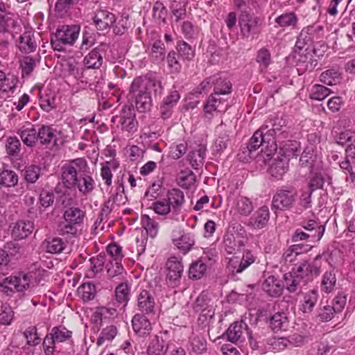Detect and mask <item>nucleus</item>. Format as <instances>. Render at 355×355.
Here are the masks:
<instances>
[{"label": "nucleus", "instance_id": "nucleus-1", "mask_svg": "<svg viewBox=\"0 0 355 355\" xmlns=\"http://www.w3.org/2000/svg\"><path fill=\"white\" fill-rule=\"evenodd\" d=\"M33 276L29 272L16 270L0 282L1 291L7 297H15L17 306L29 301L33 292L31 291Z\"/></svg>", "mask_w": 355, "mask_h": 355}, {"label": "nucleus", "instance_id": "nucleus-2", "mask_svg": "<svg viewBox=\"0 0 355 355\" xmlns=\"http://www.w3.org/2000/svg\"><path fill=\"white\" fill-rule=\"evenodd\" d=\"M155 95L161 94L163 87L156 76L137 77L132 81L130 92L135 98V106L140 112L150 110L152 106L151 92Z\"/></svg>", "mask_w": 355, "mask_h": 355}, {"label": "nucleus", "instance_id": "nucleus-3", "mask_svg": "<svg viewBox=\"0 0 355 355\" xmlns=\"http://www.w3.org/2000/svg\"><path fill=\"white\" fill-rule=\"evenodd\" d=\"M320 259L321 255L318 254L312 261L303 260L296 264L284 275L286 288L291 293L295 292L307 283L311 275H318L320 273Z\"/></svg>", "mask_w": 355, "mask_h": 355}, {"label": "nucleus", "instance_id": "nucleus-4", "mask_svg": "<svg viewBox=\"0 0 355 355\" xmlns=\"http://www.w3.org/2000/svg\"><path fill=\"white\" fill-rule=\"evenodd\" d=\"M85 158H77L64 164L62 167V180L66 188H78L80 191L89 192V176L83 177L87 167Z\"/></svg>", "mask_w": 355, "mask_h": 355}, {"label": "nucleus", "instance_id": "nucleus-5", "mask_svg": "<svg viewBox=\"0 0 355 355\" xmlns=\"http://www.w3.org/2000/svg\"><path fill=\"white\" fill-rule=\"evenodd\" d=\"M80 31L78 24L62 25L51 36V44L54 51L63 52L64 45L72 46L76 42Z\"/></svg>", "mask_w": 355, "mask_h": 355}, {"label": "nucleus", "instance_id": "nucleus-6", "mask_svg": "<svg viewBox=\"0 0 355 355\" xmlns=\"http://www.w3.org/2000/svg\"><path fill=\"white\" fill-rule=\"evenodd\" d=\"M231 89L232 85L229 80H219L214 87V93L210 95L205 105V111L207 113L225 111L227 104L225 101L219 96L220 94H230Z\"/></svg>", "mask_w": 355, "mask_h": 355}, {"label": "nucleus", "instance_id": "nucleus-7", "mask_svg": "<svg viewBox=\"0 0 355 355\" xmlns=\"http://www.w3.org/2000/svg\"><path fill=\"white\" fill-rule=\"evenodd\" d=\"M296 198L295 190L286 188L278 189L273 196L272 206L280 210L290 209L294 204Z\"/></svg>", "mask_w": 355, "mask_h": 355}, {"label": "nucleus", "instance_id": "nucleus-8", "mask_svg": "<svg viewBox=\"0 0 355 355\" xmlns=\"http://www.w3.org/2000/svg\"><path fill=\"white\" fill-rule=\"evenodd\" d=\"M259 19L247 12H242L239 18V25L243 36L250 37L257 33Z\"/></svg>", "mask_w": 355, "mask_h": 355}, {"label": "nucleus", "instance_id": "nucleus-9", "mask_svg": "<svg viewBox=\"0 0 355 355\" xmlns=\"http://www.w3.org/2000/svg\"><path fill=\"white\" fill-rule=\"evenodd\" d=\"M19 247L17 244L10 241L0 248V275L8 270L11 258L19 253Z\"/></svg>", "mask_w": 355, "mask_h": 355}, {"label": "nucleus", "instance_id": "nucleus-10", "mask_svg": "<svg viewBox=\"0 0 355 355\" xmlns=\"http://www.w3.org/2000/svg\"><path fill=\"white\" fill-rule=\"evenodd\" d=\"M172 241L184 254L188 252L195 243L193 236L189 233H184L180 230H174L172 233Z\"/></svg>", "mask_w": 355, "mask_h": 355}, {"label": "nucleus", "instance_id": "nucleus-11", "mask_svg": "<svg viewBox=\"0 0 355 355\" xmlns=\"http://www.w3.org/2000/svg\"><path fill=\"white\" fill-rule=\"evenodd\" d=\"M137 306L141 314H153L155 302L151 293L146 290L141 291L137 296Z\"/></svg>", "mask_w": 355, "mask_h": 355}, {"label": "nucleus", "instance_id": "nucleus-12", "mask_svg": "<svg viewBox=\"0 0 355 355\" xmlns=\"http://www.w3.org/2000/svg\"><path fill=\"white\" fill-rule=\"evenodd\" d=\"M120 123L122 131L127 132L128 136L137 131L138 123L135 119L134 112L130 108L123 110Z\"/></svg>", "mask_w": 355, "mask_h": 355}, {"label": "nucleus", "instance_id": "nucleus-13", "mask_svg": "<svg viewBox=\"0 0 355 355\" xmlns=\"http://www.w3.org/2000/svg\"><path fill=\"white\" fill-rule=\"evenodd\" d=\"M34 230V223L31 220H19L12 230V236L15 240L20 241L30 236Z\"/></svg>", "mask_w": 355, "mask_h": 355}, {"label": "nucleus", "instance_id": "nucleus-14", "mask_svg": "<svg viewBox=\"0 0 355 355\" xmlns=\"http://www.w3.org/2000/svg\"><path fill=\"white\" fill-rule=\"evenodd\" d=\"M300 164L302 167H309L311 173L321 168V162L314 153L312 148H306L304 150L300 159Z\"/></svg>", "mask_w": 355, "mask_h": 355}, {"label": "nucleus", "instance_id": "nucleus-15", "mask_svg": "<svg viewBox=\"0 0 355 355\" xmlns=\"http://www.w3.org/2000/svg\"><path fill=\"white\" fill-rule=\"evenodd\" d=\"M132 326L134 331L142 337L149 335L152 330L149 320L141 313H137L132 318Z\"/></svg>", "mask_w": 355, "mask_h": 355}, {"label": "nucleus", "instance_id": "nucleus-16", "mask_svg": "<svg viewBox=\"0 0 355 355\" xmlns=\"http://www.w3.org/2000/svg\"><path fill=\"white\" fill-rule=\"evenodd\" d=\"M248 325L243 321L235 322L232 324L226 331V336L229 341L236 343L244 338L245 333H248Z\"/></svg>", "mask_w": 355, "mask_h": 355}, {"label": "nucleus", "instance_id": "nucleus-17", "mask_svg": "<svg viewBox=\"0 0 355 355\" xmlns=\"http://www.w3.org/2000/svg\"><path fill=\"white\" fill-rule=\"evenodd\" d=\"M24 144L28 147H33L38 141L37 130L35 125L29 123L22 126L17 132Z\"/></svg>", "mask_w": 355, "mask_h": 355}, {"label": "nucleus", "instance_id": "nucleus-18", "mask_svg": "<svg viewBox=\"0 0 355 355\" xmlns=\"http://www.w3.org/2000/svg\"><path fill=\"white\" fill-rule=\"evenodd\" d=\"M171 205L172 211L178 214L184 202V193L179 189H169L165 198Z\"/></svg>", "mask_w": 355, "mask_h": 355}, {"label": "nucleus", "instance_id": "nucleus-19", "mask_svg": "<svg viewBox=\"0 0 355 355\" xmlns=\"http://www.w3.org/2000/svg\"><path fill=\"white\" fill-rule=\"evenodd\" d=\"M94 23L98 30H105L115 21V16L107 10H101L95 12Z\"/></svg>", "mask_w": 355, "mask_h": 355}, {"label": "nucleus", "instance_id": "nucleus-20", "mask_svg": "<svg viewBox=\"0 0 355 355\" xmlns=\"http://www.w3.org/2000/svg\"><path fill=\"white\" fill-rule=\"evenodd\" d=\"M284 286L280 280L270 275L266 278L262 284V289L271 297H278L282 295Z\"/></svg>", "mask_w": 355, "mask_h": 355}, {"label": "nucleus", "instance_id": "nucleus-21", "mask_svg": "<svg viewBox=\"0 0 355 355\" xmlns=\"http://www.w3.org/2000/svg\"><path fill=\"white\" fill-rule=\"evenodd\" d=\"M37 44L34 33L32 31H25L19 36L18 49L23 53H30L36 50Z\"/></svg>", "mask_w": 355, "mask_h": 355}, {"label": "nucleus", "instance_id": "nucleus-22", "mask_svg": "<svg viewBox=\"0 0 355 355\" xmlns=\"http://www.w3.org/2000/svg\"><path fill=\"white\" fill-rule=\"evenodd\" d=\"M168 345L158 336H155L149 342L147 347V355H166Z\"/></svg>", "mask_w": 355, "mask_h": 355}, {"label": "nucleus", "instance_id": "nucleus-23", "mask_svg": "<svg viewBox=\"0 0 355 355\" xmlns=\"http://www.w3.org/2000/svg\"><path fill=\"white\" fill-rule=\"evenodd\" d=\"M318 292L315 289L305 293L299 305L300 310L304 313H311L318 302Z\"/></svg>", "mask_w": 355, "mask_h": 355}, {"label": "nucleus", "instance_id": "nucleus-24", "mask_svg": "<svg viewBox=\"0 0 355 355\" xmlns=\"http://www.w3.org/2000/svg\"><path fill=\"white\" fill-rule=\"evenodd\" d=\"M167 279L170 282H175L181 277L183 272L181 259L175 257H171L167 261Z\"/></svg>", "mask_w": 355, "mask_h": 355}, {"label": "nucleus", "instance_id": "nucleus-25", "mask_svg": "<svg viewBox=\"0 0 355 355\" xmlns=\"http://www.w3.org/2000/svg\"><path fill=\"white\" fill-rule=\"evenodd\" d=\"M269 209L266 206L260 207L249 220V225L254 229L264 227L269 219Z\"/></svg>", "mask_w": 355, "mask_h": 355}, {"label": "nucleus", "instance_id": "nucleus-26", "mask_svg": "<svg viewBox=\"0 0 355 355\" xmlns=\"http://www.w3.org/2000/svg\"><path fill=\"white\" fill-rule=\"evenodd\" d=\"M84 216V212L78 207L67 209L64 213V218L67 223L65 227L71 229L73 225L81 224Z\"/></svg>", "mask_w": 355, "mask_h": 355}, {"label": "nucleus", "instance_id": "nucleus-27", "mask_svg": "<svg viewBox=\"0 0 355 355\" xmlns=\"http://www.w3.org/2000/svg\"><path fill=\"white\" fill-rule=\"evenodd\" d=\"M18 175L12 170L0 169V191L14 187L18 182Z\"/></svg>", "mask_w": 355, "mask_h": 355}, {"label": "nucleus", "instance_id": "nucleus-28", "mask_svg": "<svg viewBox=\"0 0 355 355\" xmlns=\"http://www.w3.org/2000/svg\"><path fill=\"white\" fill-rule=\"evenodd\" d=\"M275 21L279 27L283 29L288 28L294 29L297 27L298 17L294 12H287L276 17Z\"/></svg>", "mask_w": 355, "mask_h": 355}, {"label": "nucleus", "instance_id": "nucleus-29", "mask_svg": "<svg viewBox=\"0 0 355 355\" xmlns=\"http://www.w3.org/2000/svg\"><path fill=\"white\" fill-rule=\"evenodd\" d=\"M289 160L286 157H279L274 160L270 167V173L272 176L280 179L288 169Z\"/></svg>", "mask_w": 355, "mask_h": 355}, {"label": "nucleus", "instance_id": "nucleus-30", "mask_svg": "<svg viewBox=\"0 0 355 355\" xmlns=\"http://www.w3.org/2000/svg\"><path fill=\"white\" fill-rule=\"evenodd\" d=\"M103 64V53L100 48H95L90 52V69H96L94 73H97L96 78H98L97 83L103 77V71L100 67Z\"/></svg>", "mask_w": 355, "mask_h": 355}, {"label": "nucleus", "instance_id": "nucleus-31", "mask_svg": "<svg viewBox=\"0 0 355 355\" xmlns=\"http://www.w3.org/2000/svg\"><path fill=\"white\" fill-rule=\"evenodd\" d=\"M38 141L42 145H48L57 141V137L55 134V130L49 125H42L37 130Z\"/></svg>", "mask_w": 355, "mask_h": 355}, {"label": "nucleus", "instance_id": "nucleus-32", "mask_svg": "<svg viewBox=\"0 0 355 355\" xmlns=\"http://www.w3.org/2000/svg\"><path fill=\"white\" fill-rule=\"evenodd\" d=\"M116 313V309H108L104 306L98 307L92 314V321L94 326L93 330L96 332L99 330L103 318L113 316Z\"/></svg>", "mask_w": 355, "mask_h": 355}, {"label": "nucleus", "instance_id": "nucleus-33", "mask_svg": "<svg viewBox=\"0 0 355 355\" xmlns=\"http://www.w3.org/2000/svg\"><path fill=\"white\" fill-rule=\"evenodd\" d=\"M288 323L287 314L285 312H277L270 318V327L276 332L286 330Z\"/></svg>", "mask_w": 355, "mask_h": 355}, {"label": "nucleus", "instance_id": "nucleus-34", "mask_svg": "<svg viewBox=\"0 0 355 355\" xmlns=\"http://www.w3.org/2000/svg\"><path fill=\"white\" fill-rule=\"evenodd\" d=\"M105 262V254L103 252H100L96 257L90 258V278L96 275H98L99 277H101Z\"/></svg>", "mask_w": 355, "mask_h": 355}, {"label": "nucleus", "instance_id": "nucleus-35", "mask_svg": "<svg viewBox=\"0 0 355 355\" xmlns=\"http://www.w3.org/2000/svg\"><path fill=\"white\" fill-rule=\"evenodd\" d=\"M22 175L27 184H34L42 175V168L35 164L26 166L22 171Z\"/></svg>", "mask_w": 355, "mask_h": 355}, {"label": "nucleus", "instance_id": "nucleus-36", "mask_svg": "<svg viewBox=\"0 0 355 355\" xmlns=\"http://www.w3.org/2000/svg\"><path fill=\"white\" fill-rule=\"evenodd\" d=\"M336 284V277L334 270L325 272L322 277L320 284L321 291L325 293H330L334 291Z\"/></svg>", "mask_w": 355, "mask_h": 355}, {"label": "nucleus", "instance_id": "nucleus-37", "mask_svg": "<svg viewBox=\"0 0 355 355\" xmlns=\"http://www.w3.org/2000/svg\"><path fill=\"white\" fill-rule=\"evenodd\" d=\"M36 67V60L32 55H25L19 62L21 75L23 78H29Z\"/></svg>", "mask_w": 355, "mask_h": 355}, {"label": "nucleus", "instance_id": "nucleus-38", "mask_svg": "<svg viewBox=\"0 0 355 355\" xmlns=\"http://www.w3.org/2000/svg\"><path fill=\"white\" fill-rule=\"evenodd\" d=\"M254 261L255 257L254 254L250 251L247 250L243 253V257L239 263L231 260L230 264L234 268V271H235L236 273H240L246 269L250 265L254 263Z\"/></svg>", "mask_w": 355, "mask_h": 355}, {"label": "nucleus", "instance_id": "nucleus-39", "mask_svg": "<svg viewBox=\"0 0 355 355\" xmlns=\"http://www.w3.org/2000/svg\"><path fill=\"white\" fill-rule=\"evenodd\" d=\"M219 80H228L220 76H214L203 80L194 90L193 94L196 96L202 94H207L211 88L212 85L216 86Z\"/></svg>", "mask_w": 355, "mask_h": 355}, {"label": "nucleus", "instance_id": "nucleus-40", "mask_svg": "<svg viewBox=\"0 0 355 355\" xmlns=\"http://www.w3.org/2000/svg\"><path fill=\"white\" fill-rule=\"evenodd\" d=\"M341 72L338 69L332 68L322 72L320 76V80L328 85H336L340 81Z\"/></svg>", "mask_w": 355, "mask_h": 355}, {"label": "nucleus", "instance_id": "nucleus-41", "mask_svg": "<svg viewBox=\"0 0 355 355\" xmlns=\"http://www.w3.org/2000/svg\"><path fill=\"white\" fill-rule=\"evenodd\" d=\"M268 332L256 333L254 336L249 334V343L251 348L254 350L258 349L261 352L266 351V341L268 338Z\"/></svg>", "mask_w": 355, "mask_h": 355}, {"label": "nucleus", "instance_id": "nucleus-42", "mask_svg": "<svg viewBox=\"0 0 355 355\" xmlns=\"http://www.w3.org/2000/svg\"><path fill=\"white\" fill-rule=\"evenodd\" d=\"M300 143L297 141H286L280 146V154L282 157L289 159L290 157H297V153L300 150Z\"/></svg>", "mask_w": 355, "mask_h": 355}, {"label": "nucleus", "instance_id": "nucleus-43", "mask_svg": "<svg viewBox=\"0 0 355 355\" xmlns=\"http://www.w3.org/2000/svg\"><path fill=\"white\" fill-rule=\"evenodd\" d=\"M50 333L58 343L69 340L72 337V331L68 330L64 325H57L53 327Z\"/></svg>", "mask_w": 355, "mask_h": 355}, {"label": "nucleus", "instance_id": "nucleus-44", "mask_svg": "<svg viewBox=\"0 0 355 355\" xmlns=\"http://www.w3.org/2000/svg\"><path fill=\"white\" fill-rule=\"evenodd\" d=\"M65 247V242L60 237H53L46 241V249L49 253L60 254L64 250Z\"/></svg>", "mask_w": 355, "mask_h": 355}, {"label": "nucleus", "instance_id": "nucleus-45", "mask_svg": "<svg viewBox=\"0 0 355 355\" xmlns=\"http://www.w3.org/2000/svg\"><path fill=\"white\" fill-rule=\"evenodd\" d=\"M259 130L262 132L263 142V144H266V146L272 148L273 150L277 149V144L275 139V135L277 134L275 129L270 128L268 129L267 125H262Z\"/></svg>", "mask_w": 355, "mask_h": 355}, {"label": "nucleus", "instance_id": "nucleus-46", "mask_svg": "<svg viewBox=\"0 0 355 355\" xmlns=\"http://www.w3.org/2000/svg\"><path fill=\"white\" fill-rule=\"evenodd\" d=\"M207 268V264L200 259L191 265L189 270V277L195 279H200L205 274Z\"/></svg>", "mask_w": 355, "mask_h": 355}, {"label": "nucleus", "instance_id": "nucleus-47", "mask_svg": "<svg viewBox=\"0 0 355 355\" xmlns=\"http://www.w3.org/2000/svg\"><path fill=\"white\" fill-rule=\"evenodd\" d=\"M141 223L143 228L146 231L150 237H155L158 232V223L150 218L148 215H143L141 218Z\"/></svg>", "mask_w": 355, "mask_h": 355}, {"label": "nucleus", "instance_id": "nucleus-48", "mask_svg": "<svg viewBox=\"0 0 355 355\" xmlns=\"http://www.w3.org/2000/svg\"><path fill=\"white\" fill-rule=\"evenodd\" d=\"M331 93V91L330 89L323 85L316 84L311 87L310 89L309 97L313 100L322 101Z\"/></svg>", "mask_w": 355, "mask_h": 355}, {"label": "nucleus", "instance_id": "nucleus-49", "mask_svg": "<svg viewBox=\"0 0 355 355\" xmlns=\"http://www.w3.org/2000/svg\"><path fill=\"white\" fill-rule=\"evenodd\" d=\"M23 334L24 337L26 338V345L28 346L35 347L41 342V338L35 326H31L28 327L24 331Z\"/></svg>", "mask_w": 355, "mask_h": 355}, {"label": "nucleus", "instance_id": "nucleus-50", "mask_svg": "<svg viewBox=\"0 0 355 355\" xmlns=\"http://www.w3.org/2000/svg\"><path fill=\"white\" fill-rule=\"evenodd\" d=\"M21 142L19 139L14 137H8L6 142V151L10 157H16L21 150Z\"/></svg>", "mask_w": 355, "mask_h": 355}, {"label": "nucleus", "instance_id": "nucleus-51", "mask_svg": "<svg viewBox=\"0 0 355 355\" xmlns=\"http://www.w3.org/2000/svg\"><path fill=\"white\" fill-rule=\"evenodd\" d=\"M115 297L118 302L125 305L130 299V287L128 284L122 283L115 289Z\"/></svg>", "mask_w": 355, "mask_h": 355}, {"label": "nucleus", "instance_id": "nucleus-52", "mask_svg": "<svg viewBox=\"0 0 355 355\" xmlns=\"http://www.w3.org/2000/svg\"><path fill=\"white\" fill-rule=\"evenodd\" d=\"M118 333V330L116 326L110 325L107 326L103 329L100 337L97 340L98 346H101L105 341L112 340Z\"/></svg>", "mask_w": 355, "mask_h": 355}, {"label": "nucleus", "instance_id": "nucleus-53", "mask_svg": "<svg viewBox=\"0 0 355 355\" xmlns=\"http://www.w3.org/2000/svg\"><path fill=\"white\" fill-rule=\"evenodd\" d=\"M236 211L241 215L248 216L253 210V205L250 199L245 197H240L236 202Z\"/></svg>", "mask_w": 355, "mask_h": 355}, {"label": "nucleus", "instance_id": "nucleus-54", "mask_svg": "<svg viewBox=\"0 0 355 355\" xmlns=\"http://www.w3.org/2000/svg\"><path fill=\"white\" fill-rule=\"evenodd\" d=\"M150 55L155 61H162L165 56L164 44L160 40L155 41L152 46Z\"/></svg>", "mask_w": 355, "mask_h": 355}, {"label": "nucleus", "instance_id": "nucleus-55", "mask_svg": "<svg viewBox=\"0 0 355 355\" xmlns=\"http://www.w3.org/2000/svg\"><path fill=\"white\" fill-rule=\"evenodd\" d=\"M261 131L257 130L249 141L247 148L248 155L250 156L252 153L257 150L261 146L263 145V136Z\"/></svg>", "mask_w": 355, "mask_h": 355}, {"label": "nucleus", "instance_id": "nucleus-56", "mask_svg": "<svg viewBox=\"0 0 355 355\" xmlns=\"http://www.w3.org/2000/svg\"><path fill=\"white\" fill-rule=\"evenodd\" d=\"M56 343H58L52 334L50 332L47 333L42 342L44 354L45 355H53L56 351Z\"/></svg>", "mask_w": 355, "mask_h": 355}, {"label": "nucleus", "instance_id": "nucleus-57", "mask_svg": "<svg viewBox=\"0 0 355 355\" xmlns=\"http://www.w3.org/2000/svg\"><path fill=\"white\" fill-rule=\"evenodd\" d=\"M268 338L266 341V351L267 350H279L285 347L284 339L282 338H277L268 331Z\"/></svg>", "mask_w": 355, "mask_h": 355}, {"label": "nucleus", "instance_id": "nucleus-58", "mask_svg": "<svg viewBox=\"0 0 355 355\" xmlns=\"http://www.w3.org/2000/svg\"><path fill=\"white\" fill-rule=\"evenodd\" d=\"M152 207L157 214L166 216L172 211L171 205L166 199L158 200L155 201Z\"/></svg>", "mask_w": 355, "mask_h": 355}, {"label": "nucleus", "instance_id": "nucleus-59", "mask_svg": "<svg viewBox=\"0 0 355 355\" xmlns=\"http://www.w3.org/2000/svg\"><path fill=\"white\" fill-rule=\"evenodd\" d=\"M153 15L154 19L160 24L166 22V9L162 3L156 1L153 8Z\"/></svg>", "mask_w": 355, "mask_h": 355}, {"label": "nucleus", "instance_id": "nucleus-60", "mask_svg": "<svg viewBox=\"0 0 355 355\" xmlns=\"http://www.w3.org/2000/svg\"><path fill=\"white\" fill-rule=\"evenodd\" d=\"M177 49L180 56L184 60H191L194 57V50L184 41H180L178 43Z\"/></svg>", "mask_w": 355, "mask_h": 355}, {"label": "nucleus", "instance_id": "nucleus-61", "mask_svg": "<svg viewBox=\"0 0 355 355\" xmlns=\"http://www.w3.org/2000/svg\"><path fill=\"white\" fill-rule=\"evenodd\" d=\"M256 60L262 69H266L271 62L270 51L266 48L259 49Z\"/></svg>", "mask_w": 355, "mask_h": 355}, {"label": "nucleus", "instance_id": "nucleus-62", "mask_svg": "<svg viewBox=\"0 0 355 355\" xmlns=\"http://www.w3.org/2000/svg\"><path fill=\"white\" fill-rule=\"evenodd\" d=\"M206 155V150L203 146H200L198 150L189 153V157L193 166H199L202 164Z\"/></svg>", "mask_w": 355, "mask_h": 355}, {"label": "nucleus", "instance_id": "nucleus-63", "mask_svg": "<svg viewBox=\"0 0 355 355\" xmlns=\"http://www.w3.org/2000/svg\"><path fill=\"white\" fill-rule=\"evenodd\" d=\"M187 150V144L181 142L178 144H173L170 148L169 156L172 159H178L186 153Z\"/></svg>", "mask_w": 355, "mask_h": 355}, {"label": "nucleus", "instance_id": "nucleus-64", "mask_svg": "<svg viewBox=\"0 0 355 355\" xmlns=\"http://www.w3.org/2000/svg\"><path fill=\"white\" fill-rule=\"evenodd\" d=\"M192 350L198 354H202L207 349V341L202 336H194L191 341Z\"/></svg>", "mask_w": 355, "mask_h": 355}]
</instances>
